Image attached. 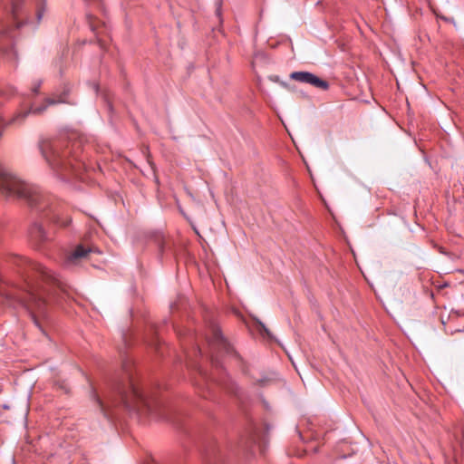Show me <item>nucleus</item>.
<instances>
[{"label": "nucleus", "instance_id": "nucleus-17", "mask_svg": "<svg viewBox=\"0 0 464 464\" xmlns=\"http://www.w3.org/2000/svg\"><path fill=\"white\" fill-rule=\"evenodd\" d=\"M0 34H7L8 33H7V31H2V30H0Z\"/></svg>", "mask_w": 464, "mask_h": 464}, {"label": "nucleus", "instance_id": "nucleus-11", "mask_svg": "<svg viewBox=\"0 0 464 464\" xmlns=\"http://www.w3.org/2000/svg\"><path fill=\"white\" fill-rule=\"evenodd\" d=\"M17 8H18V4L16 1L14 0L12 2V14H13L14 20L17 19Z\"/></svg>", "mask_w": 464, "mask_h": 464}, {"label": "nucleus", "instance_id": "nucleus-18", "mask_svg": "<svg viewBox=\"0 0 464 464\" xmlns=\"http://www.w3.org/2000/svg\"><path fill=\"white\" fill-rule=\"evenodd\" d=\"M262 327L264 328L265 332L268 333V330L266 329L264 325H262Z\"/></svg>", "mask_w": 464, "mask_h": 464}, {"label": "nucleus", "instance_id": "nucleus-3", "mask_svg": "<svg viewBox=\"0 0 464 464\" xmlns=\"http://www.w3.org/2000/svg\"><path fill=\"white\" fill-rule=\"evenodd\" d=\"M121 399L127 409L140 415L160 416L158 411H160L161 406L159 402L146 398L133 383H130L129 390L121 395Z\"/></svg>", "mask_w": 464, "mask_h": 464}, {"label": "nucleus", "instance_id": "nucleus-15", "mask_svg": "<svg viewBox=\"0 0 464 464\" xmlns=\"http://www.w3.org/2000/svg\"><path fill=\"white\" fill-rule=\"evenodd\" d=\"M280 84H281V86H283L284 88H286V89H288V88H289L288 83H286V82H280Z\"/></svg>", "mask_w": 464, "mask_h": 464}, {"label": "nucleus", "instance_id": "nucleus-2", "mask_svg": "<svg viewBox=\"0 0 464 464\" xmlns=\"http://www.w3.org/2000/svg\"><path fill=\"white\" fill-rule=\"evenodd\" d=\"M0 194L6 198L24 199L30 206L41 211L46 208L49 202V198L38 188L21 181L2 165H0Z\"/></svg>", "mask_w": 464, "mask_h": 464}, {"label": "nucleus", "instance_id": "nucleus-9", "mask_svg": "<svg viewBox=\"0 0 464 464\" xmlns=\"http://www.w3.org/2000/svg\"><path fill=\"white\" fill-rule=\"evenodd\" d=\"M30 237L32 239L39 243L44 242L48 238L43 226L40 224H34L30 228Z\"/></svg>", "mask_w": 464, "mask_h": 464}, {"label": "nucleus", "instance_id": "nucleus-1", "mask_svg": "<svg viewBox=\"0 0 464 464\" xmlns=\"http://www.w3.org/2000/svg\"><path fill=\"white\" fill-rule=\"evenodd\" d=\"M40 151L50 168L62 179L78 176L82 168L81 143L65 140H44L39 144Z\"/></svg>", "mask_w": 464, "mask_h": 464}, {"label": "nucleus", "instance_id": "nucleus-14", "mask_svg": "<svg viewBox=\"0 0 464 464\" xmlns=\"http://www.w3.org/2000/svg\"><path fill=\"white\" fill-rule=\"evenodd\" d=\"M40 86H41V82H38L37 85L33 88V92L34 93H38Z\"/></svg>", "mask_w": 464, "mask_h": 464}, {"label": "nucleus", "instance_id": "nucleus-12", "mask_svg": "<svg viewBox=\"0 0 464 464\" xmlns=\"http://www.w3.org/2000/svg\"><path fill=\"white\" fill-rule=\"evenodd\" d=\"M44 7L40 5L37 7V10H36V16H37V20L38 22L41 21L43 15H44Z\"/></svg>", "mask_w": 464, "mask_h": 464}, {"label": "nucleus", "instance_id": "nucleus-6", "mask_svg": "<svg viewBox=\"0 0 464 464\" xmlns=\"http://www.w3.org/2000/svg\"><path fill=\"white\" fill-rule=\"evenodd\" d=\"M290 78L296 82L310 84L321 90L325 91L329 88V83L326 81L309 72H294L290 74Z\"/></svg>", "mask_w": 464, "mask_h": 464}, {"label": "nucleus", "instance_id": "nucleus-13", "mask_svg": "<svg viewBox=\"0 0 464 464\" xmlns=\"http://www.w3.org/2000/svg\"><path fill=\"white\" fill-rule=\"evenodd\" d=\"M55 222L57 224H59V225L63 226V227H67L71 223V219L70 218H66L64 221H60L59 218H56Z\"/></svg>", "mask_w": 464, "mask_h": 464}, {"label": "nucleus", "instance_id": "nucleus-8", "mask_svg": "<svg viewBox=\"0 0 464 464\" xmlns=\"http://www.w3.org/2000/svg\"><path fill=\"white\" fill-rule=\"evenodd\" d=\"M92 252H97L99 253V250L92 247H85L82 245H79L72 253H71L66 261V266H69L71 264L75 263L78 259L87 256L89 253Z\"/></svg>", "mask_w": 464, "mask_h": 464}, {"label": "nucleus", "instance_id": "nucleus-7", "mask_svg": "<svg viewBox=\"0 0 464 464\" xmlns=\"http://www.w3.org/2000/svg\"><path fill=\"white\" fill-rule=\"evenodd\" d=\"M64 102H65V100L62 96L59 97V99H57V100L53 99V98H48L45 101L46 105H44L43 107H32L29 111L18 112L9 121L8 123H20L24 121V119L26 117V115L28 113L32 112L34 114H38V113L43 112L48 105H53V104H57V103Z\"/></svg>", "mask_w": 464, "mask_h": 464}, {"label": "nucleus", "instance_id": "nucleus-4", "mask_svg": "<svg viewBox=\"0 0 464 464\" xmlns=\"http://www.w3.org/2000/svg\"><path fill=\"white\" fill-rule=\"evenodd\" d=\"M47 290L44 285H29L28 289L20 296L21 302L30 312L31 316L36 326L42 328L37 318V314L44 315L46 301L44 295Z\"/></svg>", "mask_w": 464, "mask_h": 464}, {"label": "nucleus", "instance_id": "nucleus-10", "mask_svg": "<svg viewBox=\"0 0 464 464\" xmlns=\"http://www.w3.org/2000/svg\"><path fill=\"white\" fill-rule=\"evenodd\" d=\"M209 342L212 345H215L218 347H222V348L227 347V343L224 340V338L221 334V332L218 328L213 329V336Z\"/></svg>", "mask_w": 464, "mask_h": 464}, {"label": "nucleus", "instance_id": "nucleus-16", "mask_svg": "<svg viewBox=\"0 0 464 464\" xmlns=\"http://www.w3.org/2000/svg\"><path fill=\"white\" fill-rule=\"evenodd\" d=\"M88 19L91 20L92 19V16L91 15H88ZM90 25H91V29L93 31L94 30V26L92 23V21H90Z\"/></svg>", "mask_w": 464, "mask_h": 464}, {"label": "nucleus", "instance_id": "nucleus-5", "mask_svg": "<svg viewBox=\"0 0 464 464\" xmlns=\"http://www.w3.org/2000/svg\"><path fill=\"white\" fill-rule=\"evenodd\" d=\"M16 264L22 266H28L31 270L37 273L43 281V284L57 287L63 293L65 292L63 283L41 264L35 263L23 256L16 257Z\"/></svg>", "mask_w": 464, "mask_h": 464}]
</instances>
